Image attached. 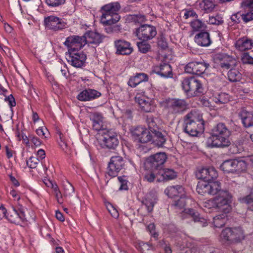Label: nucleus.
<instances>
[{
	"label": "nucleus",
	"instance_id": "nucleus-1",
	"mask_svg": "<svg viewBox=\"0 0 253 253\" xmlns=\"http://www.w3.org/2000/svg\"><path fill=\"white\" fill-rule=\"evenodd\" d=\"M231 131L222 123L217 124L211 129V136L209 138L207 145L210 148H225L231 144L230 139Z\"/></svg>",
	"mask_w": 253,
	"mask_h": 253
},
{
	"label": "nucleus",
	"instance_id": "nucleus-2",
	"mask_svg": "<svg viewBox=\"0 0 253 253\" xmlns=\"http://www.w3.org/2000/svg\"><path fill=\"white\" fill-rule=\"evenodd\" d=\"M184 131L192 136H196L204 130V121L197 110H192L184 118Z\"/></svg>",
	"mask_w": 253,
	"mask_h": 253
},
{
	"label": "nucleus",
	"instance_id": "nucleus-3",
	"mask_svg": "<svg viewBox=\"0 0 253 253\" xmlns=\"http://www.w3.org/2000/svg\"><path fill=\"white\" fill-rule=\"evenodd\" d=\"M121 6L118 2H111L102 6L103 12L101 18V22L105 25H111L118 22L120 16L118 12Z\"/></svg>",
	"mask_w": 253,
	"mask_h": 253
},
{
	"label": "nucleus",
	"instance_id": "nucleus-4",
	"mask_svg": "<svg viewBox=\"0 0 253 253\" xmlns=\"http://www.w3.org/2000/svg\"><path fill=\"white\" fill-rule=\"evenodd\" d=\"M147 121L150 130L152 132V143L159 147H163L167 139V132L157 125L154 118L150 117Z\"/></svg>",
	"mask_w": 253,
	"mask_h": 253
},
{
	"label": "nucleus",
	"instance_id": "nucleus-5",
	"mask_svg": "<svg viewBox=\"0 0 253 253\" xmlns=\"http://www.w3.org/2000/svg\"><path fill=\"white\" fill-rule=\"evenodd\" d=\"M182 87L189 97L197 96L204 91L201 82L193 77L184 79L182 82Z\"/></svg>",
	"mask_w": 253,
	"mask_h": 253
},
{
	"label": "nucleus",
	"instance_id": "nucleus-6",
	"mask_svg": "<svg viewBox=\"0 0 253 253\" xmlns=\"http://www.w3.org/2000/svg\"><path fill=\"white\" fill-rule=\"evenodd\" d=\"M100 145L103 148L116 150L119 147L120 141L117 133L111 129L104 130L100 132Z\"/></svg>",
	"mask_w": 253,
	"mask_h": 253
},
{
	"label": "nucleus",
	"instance_id": "nucleus-7",
	"mask_svg": "<svg viewBox=\"0 0 253 253\" xmlns=\"http://www.w3.org/2000/svg\"><path fill=\"white\" fill-rule=\"evenodd\" d=\"M165 152H159L148 157L144 163L146 169L156 171L163 169L164 164L167 160Z\"/></svg>",
	"mask_w": 253,
	"mask_h": 253
},
{
	"label": "nucleus",
	"instance_id": "nucleus-8",
	"mask_svg": "<svg viewBox=\"0 0 253 253\" xmlns=\"http://www.w3.org/2000/svg\"><path fill=\"white\" fill-rule=\"evenodd\" d=\"M232 199V196L228 191L222 190L213 198V201L216 208L224 212L229 213L231 210Z\"/></svg>",
	"mask_w": 253,
	"mask_h": 253
},
{
	"label": "nucleus",
	"instance_id": "nucleus-9",
	"mask_svg": "<svg viewBox=\"0 0 253 253\" xmlns=\"http://www.w3.org/2000/svg\"><path fill=\"white\" fill-rule=\"evenodd\" d=\"M165 108L172 114H180L187 107L188 104L183 99L169 98L164 101Z\"/></svg>",
	"mask_w": 253,
	"mask_h": 253
},
{
	"label": "nucleus",
	"instance_id": "nucleus-10",
	"mask_svg": "<svg viewBox=\"0 0 253 253\" xmlns=\"http://www.w3.org/2000/svg\"><path fill=\"white\" fill-rule=\"evenodd\" d=\"M66 59L68 63L76 68H82L84 64L86 56L83 52H78V48L68 50Z\"/></svg>",
	"mask_w": 253,
	"mask_h": 253
},
{
	"label": "nucleus",
	"instance_id": "nucleus-11",
	"mask_svg": "<svg viewBox=\"0 0 253 253\" xmlns=\"http://www.w3.org/2000/svg\"><path fill=\"white\" fill-rule=\"evenodd\" d=\"M157 30L155 27L148 24L141 25L135 29L134 34L136 37L140 40H150L157 35Z\"/></svg>",
	"mask_w": 253,
	"mask_h": 253
},
{
	"label": "nucleus",
	"instance_id": "nucleus-12",
	"mask_svg": "<svg viewBox=\"0 0 253 253\" xmlns=\"http://www.w3.org/2000/svg\"><path fill=\"white\" fill-rule=\"evenodd\" d=\"M221 236L224 240L232 242H240L244 238L243 231L240 227L226 228L222 231Z\"/></svg>",
	"mask_w": 253,
	"mask_h": 253
},
{
	"label": "nucleus",
	"instance_id": "nucleus-13",
	"mask_svg": "<svg viewBox=\"0 0 253 253\" xmlns=\"http://www.w3.org/2000/svg\"><path fill=\"white\" fill-rule=\"evenodd\" d=\"M124 166L125 161L123 157L119 156L112 157L108 164L107 173L110 176L115 177Z\"/></svg>",
	"mask_w": 253,
	"mask_h": 253
},
{
	"label": "nucleus",
	"instance_id": "nucleus-14",
	"mask_svg": "<svg viewBox=\"0 0 253 253\" xmlns=\"http://www.w3.org/2000/svg\"><path fill=\"white\" fill-rule=\"evenodd\" d=\"M132 134L141 143H148L152 140V132L149 127L147 129L142 126H137L132 131Z\"/></svg>",
	"mask_w": 253,
	"mask_h": 253
},
{
	"label": "nucleus",
	"instance_id": "nucleus-15",
	"mask_svg": "<svg viewBox=\"0 0 253 253\" xmlns=\"http://www.w3.org/2000/svg\"><path fill=\"white\" fill-rule=\"evenodd\" d=\"M209 65L202 62H191L185 67L186 73L200 76L203 74L208 68Z\"/></svg>",
	"mask_w": 253,
	"mask_h": 253
},
{
	"label": "nucleus",
	"instance_id": "nucleus-16",
	"mask_svg": "<svg viewBox=\"0 0 253 253\" xmlns=\"http://www.w3.org/2000/svg\"><path fill=\"white\" fill-rule=\"evenodd\" d=\"M196 175L198 179H202V181H210L216 178L218 173L215 169L212 167L203 168L196 172Z\"/></svg>",
	"mask_w": 253,
	"mask_h": 253
},
{
	"label": "nucleus",
	"instance_id": "nucleus-17",
	"mask_svg": "<svg viewBox=\"0 0 253 253\" xmlns=\"http://www.w3.org/2000/svg\"><path fill=\"white\" fill-rule=\"evenodd\" d=\"M84 41V36H71L66 38L64 44L68 48V49L78 48L79 50L85 45Z\"/></svg>",
	"mask_w": 253,
	"mask_h": 253
},
{
	"label": "nucleus",
	"instance_id": "nucleus-18",
	"mask_svg": "<svg viewBox=\"0 0 253 253\" xmlns=\"http://www.w3.org/2000/svg\"><path fill=\"white\" fill-rule=\"evenodd\" d=\"M114 44L116 48V53L117 54L127 55L130 54L133 51L130 43L125 40H116L115 41Z\"/></svg>",
	"mask_w": 253,
	"mask_h": 253
},
{
	"label": "nucleus",
	"instance_id": "nucleus-19",
	"mask_svg": "<svg viewBox=\"0 0 253 253\" xmlns=\"http://www.w3.org/2000/svg\"><path fill=\"white\" fill-rule=\"evenodd\" d=\"M44 22L46 27L54 31L62 29L65 26V23L62 22L61 19L54 16L45 18Z\"/></svg>",
	"mask_w": 253,
	"mask_h": 253
},
{
	"label": "nucleus",
	"instance_id": "nucleus-20",
	"mask_svg": "<svg viewBox=\"0 0 253 253\" xmlns=\"http://www.w3.org/2000/svg\"><path fill=\"white\" fill-rule=\"evenodd\" d=\"M158 182H166L175 179L177 173L171 169H162L158 171Z\"/></svg>",
	"mask_w": 253,
	"mask_h": 253
},
{
	"label": "nucleus",
	"instance_id": "nucleus-21",
	"mask_svg": "<svg viewBox=\"0 0 253 253\" xmlns=\"http://www.w3.org/2000/svg\"><path fill=\"white\" fill-rule=\"evenodd\" d=\"M101 93L95 89L90 88L85 89L81 92L78 95L77 98L82 101H89L99 97Z\"/></svg>",
	"mask_w": 253,
	"mask_h": 253
},
{
	"label": "nucleus",
	"instance_id": "nucleus-22",
	"mask_svg": "<svg viewBox=\"0 0 253 253\" xmlns=\"http://www.w3.org/2000/svg\"><path fill=\"white\" fill-rule=\"evenodd\" d=\"M164 78H171L172 77V69L170 65L168 63H163L159 66H155L152 70Z\"/></svg>",
	"mask_w": 253,
	"mask_h": 253
},
{
	"label": "nucleus",
	"instance_id": "nucleus-23",
	"mask_svg": "<svg viewBox=\"0 0 253 253\" xmlns=\"http://www.w3.org/2000/svg\"><path fill=\"white\" fill-rule=\"evenodd\" d=\"M90 120L92 122V127L94 130L101 131L106 130L103 128V117L102 114L98 112L90 113L89 115Z\"/></svg>",
	"mask_w": 253,
	"mask_h": 253
},
{
	"label": "nucleus",
	"instance_id": "nucleus-24",
	"mask_svg": "<svg viewBox=\"0 0 253 253\" xmlns=\"http://www.w3.org/2000/svg\"><path fill=\"white\" fill-rule=\"evenodd\" d=\"M85 44L86 43L95 44L98 45L102 42L103 40L102 36L99 33L92 31L86 32L84 35Z\"/></svg>",
	"mask_w": 253,
	"mask_h": 253
},
{
	"label": "nucleus",
	"instance_id": "nucleus-25",
	"mask_svg": "<svg viewBox=\"0 0 253 253\" xmlns=\"http://www.w3.org/2000/svg\"><path fill=\"white\" fill-rule=\"evenodd\" d=\"M135 100L144 112H151L154 111L155 106L149 99L145 98L144 97H135Z\"/></svg>",
	"mask_w": 253,
	"mask_h": 253
},
{
	"label": "nucleus",
	"instance_id": "nucleus-26",
	"mask_svg": "<svg viewBox=\"0 0 253 253\" xmlns=\"http://www.w3.org/2000/svg\"><path fill=\"white\" fill-rule=\"evenodd\" d=\"M195 41L201 46H208L211 43L210 34L207 32H201L195 36Z\"/></svg>",
	"mask_w": 253,
	"mask_h": 253
},
{
	"label": "nucleus",
	"instance_id": "nucleus-27",
	"mask_svg": "<svg viewBox=\"0 0 253 253\" xmlns=\"http://www.w3.org/2000/svg\"><path fill=\"white\" fill-rule=\"evenodd\" d=\"M235 45L238 50L243 51L251 49L253 47V41L244 37L237 40Z\"/></svg>",
	"mask_w": 253,
	"mask_h": 253
},
{
	"label": "nucleus",
	"instance_id": "nucleus-28",
	"mask_svg": "<svg viewBox=\"0 0 253 253\" xmlns=\"http://www.w3.org/2000/svg\"><path fill=\"white\" fill-rule=\"evenodd\" d=\"M157 196L153 193L150 192L145 195L142 201V203L145 205L148 212L153 210L154 205L157 203Z\"/></svg>",
	"mask_w": 253,
	"mask_h": 253
},
{
	"label": "nucleus",
	"instance_id": "nucleus-29",
	"mask_svg": "<svg viewBox=\"0 0 253 253\" xmlns=\"http://www.w3.org/2000/svg\"><path fill=\"white\" fill-rule=\"evenodd\" d=\"M244 126L247 128L253 126V114L245 110H242L238 114Z\"/></svg>",
	"mask_w": 253,
	"mask_h": 253
},
{
	"label": "nucleus",
	"instance_id": "nucleus-30",
	"mask_svg": "<svg viewBox=\"0 0 253 253\" xmlns=\"http://www.w3.org/2000/svg\"><path fill=\"white\" fill-rule=\"evenodd\" d=\"M148 80V76L144 73H138L135 76L131 77L128 82V85L131 87H134L138 84H141Z\"/></svg>",
	"mask_w": 253,
	"mask_h": 253
},
{
	"label": "nucleus",
	"instance_id": "nucleus-31",
	"mask_svg": "<svg viewBox=\"0 0 253 253\" xmlns=\"http://www.w3.org/2000/svg\"><path fill=\"white\" fill-rule=\"evenodd\" d=\"M186 212L189 214L195 222H198L200 225L205 227L207 225V221L200 214L192 209L186 210Z\"/></svg>",
	"mask_w": 253,
	"mask_h": 253
},
{
	"label": "nucleus",
	"instance_id": "nucleus-32",
	"mask_svg": "<svg viewBox=\"0 0 253 253\" xmlns=\"http://www.w3.org/2000/svg\"><path fill=\"white\" fill-rule=\"evenodd\" d=\"M227 213L223 212V213L217 215L213 217V223L217 228H221L225 225L228 220Z\"/></svg>",
	"mask_w": 253,
	"mask_h": 253
},
{
	"label": "nucleus",
	"instance_id": "nucleus-33",
	"mask_svg": "<svg viewBox=\"0 0 253 253\" xmlns=\"http://www.w3.org/2000/svg\"><path fill=\"white\" fill-rule=\"evenodd\" d=\"M235 163V159L225 160L220 165V169L225 172L234 173Z\"/></svg>",
	"mask_w": 253,
	"mask_h": 253
},
{
	"label": "nucleus",
	"instance_id": "nucleus-34",
	"mask_svg": "<svg viewBox=\"0 0 253 253\" xmlns=\"http://www.w3.org/2000/svg\"><path fill=\"white\" fill-rule=\"evenodd\" d=\"M210 181H200L198 183L196 190L202 195H209Z\"/></svg>",
	"mask_w": 253,
	"mask_h": 253
},
{
	"label": "nucleus",
	"instance_id": "nucleus-35",
	"mask_svg": "<svg viewBox=\"0 0 253 253\" xmlns=\"http://www.w3.org/2000/svg\"><path fill=\"white\" fill-rule=\"evenodd\" d=\"M223 189L221 187V183L217 181H210L209 195H216Z\"/></svg>",
	"mask_w": 253,
	"mask_h": 253
},
{
	"label": "nucleus",
	"instance_id": "nucleus-36",
	"mask_svg": "<svg viewBox=\"0 0 253 253\" xmlns=\"http://www.w3.org/2000/svg\"><path fill=\"white\" fill-rule=\"evenodd\" d=\"M234 173H240L246 170L247 164L242 159H235Z\"/></svg>",
	"mask_w": 253,
	"mask_h": 253
},
{
	"label": "nucleus",
	"instance_id": "nucleus-37",
	"mask_svg": "<svg viewBox=\"0 0 253 253\" xmlns=\"http://www.w3.org/2000/svg\"><path fill=\"white\" fill-rule=\"evenodd\" d=\"M228 77L231 82H239L241 79V74L234 68L231 69L228 73Z\"/></svg>",
	"mask_w": 253,
	"mask_h": 253
},
{
	"label": "nucleus",
	"instance_id": "nucleus-38",
	"mask_svg": "<svg viewBox=\"0 0 253 253\" xmlns=\"http://www.w3.org/2000/svg\"><path fill=\"white\" fill-rule=\"evenodd\" d=\"M183 188L181 186H170L165 190V192L170 197L177 196V194L181 192Z\"/></svg>",
	"mask_w": 253,
	"mask_h": 253
},
{
	"label": "nucleus",
	"instance_id": "nucleus-39",
	"mask_svg": "<svg viewBox=\"0 0 253 253\" xmlns=\"http://www.w3.org/2000/svg\"><path fill=\"white\" fill-rule=\"evenodd\" d=\"M141 41V42H137V45L138 47L139 51L143 53H146L150 50L151 48V45L148 43V40Z\"/></svg>",
	"mask_w": 253,
	"mask_h": 253
},
{
	"label": "nucleus",
	"instance_id": "nucleus-40",
	"mask_svg": "<svg viewBox=\"0 0 253 253\" xmlns=\"http://www.w3.org/2000/svg\"><path fill=\"white\" fill-rule=\"evenodd\" d=\"M242 203H245L248 205V208L253 211V191L252 190L250 194L240 199Z\"/></svg>",
	"mask_w": 253,
	"mask_h": 253
},
{
	"label": "nucleus",
	"instance_id": "nucleus-41",
	"mask_svg": "<svg viewBox=\"0 0 253 253\" xmlns=\"http://www.w3.org/2000/svg\"><path fill=\"white\" fill-rule=\"evenodd\" d=\"M129 19L135 24H140V25H144L143 23L146 21L145 16L141 14L130 15Z\"/></svg>",
	"mask_w": 253,
	"mask_h": 253
},
{
	"label": "nucleus",
	"instance_id": "nucleus-42",
	"mask_svg": "<svg viewBox=\"0 0 253 253\" xmlns=\"http://www.w3.org/2000/svg\"><path fill=\"white\" fill-rule=\"evenodd\" d=\"M213 101L218 105L225 104L228 102L229 97L227 94L221 93L213 98Z\"/></svg>",
	"mask_w": 253,
	"mask_h": 253
},
{
	"label": "nucleus",
	"instance_id": "nucleus-43",
	"mask_svg": "<svg viewBox=\"0 0 253 253\" xmlns=\"http://www.w3.org/2000/svg\"><path fill=\"white\" fill-rule=\"evenodd\" d=\"M191 25L194 30L200 31L206 28L207 26L201 20L196 19L191 23Z\"/></svg>",
	"mask_w": 253,
	"mask_h": 253
},
{
	"label": "nucleus",
	"instance_id": "nucleus-44",
	"mask_svg": "<svg viewBox=\"0 0 253 253\" xmlns=\"http://www.w3.org/2000/svg\"><path fill=\"white\" fill-rule=\"evenodd\" d=\"M6 218L11 223L18 224L19 223V216L18 214V211L14 209L10 214L6 215Z\"/></svg>",
	"mask_w": 253,
	"mask_h": 253
},
{
	"label": "nucleus",
	"instance_id": "nucleus-45",
	"mask_svg": "<svg viewBox=\"0 0 253 253\" xmlns=\"http://www.w3.org/2000/svg\"><path fill=\"white\" fill-rule=\"evenodd\" d=\"M150 172L145 175V179L149 182H152L156 179L158 182V171H156L155 170H150Z\"/></svg>",
	"mask_w": 253,
	"mask_h": 253
},
{
	"label": "nucleus",
	"instance_id": "nucleus-46",
	"mask_svg": "<svg viewBox=\"0 0 253 253\" xmlns=\"http://www.w3.org/2000/svg\"><path fill=\"white\" fill-rule=\"evenodd\" d=\"M118 179L121 183V186H120V187L119 188V190H127L128 186H127V184L128 181L126 179V176L125 175H123L122 176H119L118 177Z\"/></svg>",
	"mask_w": 253,
	"mask_h": 253
},
{
	"label": "nucleus",
	"instance_id": "nucleus-47",
	"mask_svg": "<svg viewBox=\"0 0 253 253\" xmlns=\"http://www.w3.org/2000/svg\"><path fill=\"white\" fill-rule=\"evenodd\" d=\"M66 0H45L46 3L51 7H57L65 2Z\"/></svg>",
	"mask_w": 253,
	"mask_h": 253
},
{
	"label": "nucleus",
	"instance_id": "nucleus-48",
	"mask_svg": "<svg viewBox=\"0 0 253 253\" xmlns=\"http://www.w3.org/2000/svg\"><path fill=\"white\" fill-rule=\"evenodd\" d=\"M241 61L243 64L253 65V58L251 57L247 52H244L243 53L241 58Z\"/></svg>",
	"mask_w": 253,
	"mask_h": 253
},
{
	"label": "nucleus",
	"instance_id": "nucleus-49",
	"mask_svg": "<svg viewBox=\"0 0 253 253\" xmlns=\"http://www.w3.org/2000/svg\"><path fill=\"white\" fill-rule=\"evenodd\" d=\"M39 162V160L38 158L31 157L29 160L26 161L27 165L28 167H29L31 169L35 168L37 166V165L38 164Z\"/></svg>",
	"mask_w": 253,
	"mask_h": 253
},
{
	"label": "nucleus",
	"instance_id": "nucleus-50",
	"mask_svg": "<svg viewBox=\"0 0 253 253\" xmlns=\"http://www.w3.org/2000/svg\"><path fill=\"white\" fill-rule=\"evenodd\" d=\"M242 19L245 23H248L253 20V10L249 12L242 14Z\"/></svg>",
	"mask_w": 253,
	"mask_h": 253
},
{
	"label": "nucleus",
	"instance_id": "nucleus-51",
	"mask_svg": "<svg viewBox=\"0 0 253 253\" xmlns=\"http://www.w3.org/2000/svg\"><path fill=\"white\" fill-rule=\"evenodd\" d=\"M158 45L162 49H166L168 47V43L165 38L162 36L158 39Z\"/></svg>",
	"mask_w": 253,
	"mask_h": 253
},
{
	"label": "nucleus",
	"instance_id": "nucleus-52",
	"mask_svg": "<svg viewBox=\"0 0 253 253\" xmlns=\"http://www.w3.org/2000/svg\"><path fill=\"white\" fill-rule=\"evenodd\" d=\"M182 196V195L180 196L179 199L175 200L174 203V206L178 207L180 209L183 208L186 203L185 199Z\"/></svg>",
	"mask_w": 253,
	"mask_h": 253
},
{
	"label": "nucleus",
	"instance_id": "nucleus-53",
	"mask_svg": "<svg viewBox=\"0 0 253 253\" xmlns=\"http://www.w3.org/2000/svg\"><path fill=\"white\" fill-rule=\"evenodd\" d=\"M241 6L244 8H253V0H243Z\"/></svg>",
	"mask_w": 253,
	"mask_h": 253
},
{
	"label": "nucleus",
	"instance_id": "nucleus-54",
	"mask_svg": "<svg viewBox=\"0 0 253 253\" xmlns=\"http://www.w3.org/2000/svg\"><path fill=\"white\" fill-rule=\"evenodd\" d=\"M241 18H242V14L238 12L231 16V19L235 23L238 24L241 22Z\"/></svg>",
	"mask_w": 253,
	"mask_h": 253
},
{
	"label": "nucleus",
	"instance_id": "nucleus-55",
	"mask_svg": "<svg viewBox=\"0 0 253 253\" xmlns=\"http://www.w3.org/2000/svg\"><path fill=\"white\" fill-rule=\"evenodd\" d=\"M224 61L231 65V66H232L233 68L237 66L238 64V61L235 58H233L231 56H227Z\"/></svg>",
	"mask_w": 253,
	"mask_h": 253
},
{
	"label": "nucleus",
	"instance_id": "nucleus-56",
	"mask_svg": "<svg viewBox=\"0 0 253 253\" xmlns=\"http://www.w3.org/2000/svg\"><path fill=\"white\" fill-rule=\"evenodd\" d=\"M18 214L19 216V221L21 220L22 221H29V219H28L25 214L23 209L21 208H19L18 210Z\"/></svg>",
	"mask_w": 253,
	"mask_h": 253
},
{
	"label": "nucleus",
	"instance_id": "nucleus-57",
	"mask_svg": "<svg viewBox=\"0 0 253 253\" xmlns=\"http://www.w3.org/2000/svg\"><path fill=\"white\" fill-rule=\"evenodd\" d=\"M4 100L8 102V104L11 108L15 106L16 105L15 99L12 94H10L6 97L4 99Z\"/></svg>",
	"mask_w": 253,
	"mask_h": 253
},
{
	"label": "nucleus",
	"instance_id": "nucleus-58",
	"mask_svg": "<svg viewBox=\"0 0 253 253\" xmlns=\"http://www.w3.org/2000/svg\"><path fill=\"white\" fill-rule=\"evenodd\" d=\"M36 133L40 136H44V138H47V136L46 134L47 135L48 134L47 129L46 128L43 129L42 127L37 129L36 130Z\"/></svg>",
	"mask_w": 253,
	"mask_h": 253
},
{
	"label": "nucleus",
	"instance_id": "nucleus-59",
	"mask_svg": "<svg viewBox=\"0 0 253 253\" xmlns=\"http://www.w3.org/2000/svg\"><path fill=\"white\" fill-rule=\"evenodd\" d=\"M109 206H110L111 209H109V208L107 207L108 211L110 213L112 217L117 218L119 216L118 211L112 206L111 204H109Z\"/></svg>",
	"mask_w": 253,
	"mask_h": 253
},
{
	"label": "nucleus",
	"instance_id": "nucleus-60",
	"mask_svg": "<svg viewBox=\"0 0 253 253\" xmlns=\"http://www.w3.org/2000/svg\"><path fill=\"white\" fill-rule=\"evenodd\" d=\"M150 232L153 235L154 237H157L158 234L155 232V225L154 223H150L147 227Z\"/></svg>",
	"mask_w": 253,
	"mask_h": 253
},
{
	"label": "nucleus",
	"instance_id": "nucleus-61",
	"mask_svg": "<svg viewBox=\"0 0 253 253\" xmlns=\"http://www.w3.org/2000/svg\"><path fill=\"white\" fill-rule=\"evenodd\" d=\"M209 23L211 24H215V25H220L223 23V20H217L214 17H209Z\"/></svg>",
	"mask_w": 253,
	"mask_h": 253
},
{
	"label": "nucleus",
	"instance_id": "nucleus-62",
	"mask_svg": "<svg viewBox=\"0 0 253 253\" xmlns=\"http://www.w3.org/2000/svg\"><path fill=\"white\" fill-rule=\"evenodd\" d=\"M75 188L74 186L70 183H68V185L66 188V195H71L74 193Z\"/></svg>",
	"mask_w": 253,
	"mask_h": 253
},
{
	"label": "nucleus",
	"instance_id": "nucleus-63",
	"mask_svg": "<svg viewBox=\"0 0 253 253\" xmlns=\"http://www.w3.org/2000/svg\"><path fill=\"white\" fill-rule=\"evenodd\" d=\"M30 138L36 146L37 147L41 145L42 142L38 138L35 136H30Z\"/></svg>",
	"mask_w": 253,
	"mask_h": 253
},
{
	"label": "nucleus",
	"instance_id": "nucleus-64",
	"mask_svg": "<svg viewBox=\"0 0 253 253\" xmlns=\"http://www.w3.org/2000/svg\"><path fill=\"white\" fill-rule=\"evenodd\" d=\"M195 16L197 17L196 12L193 10H186L184 13L185 19H187L189 17H194Z\"/></svg>",
	"mask_w": 253,
	"mask_h": 253
}]
</instances>
